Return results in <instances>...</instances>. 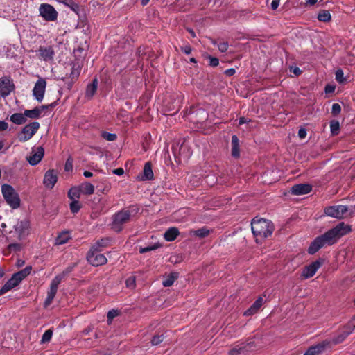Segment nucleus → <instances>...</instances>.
<instances>
[{"label":"nucleus","mask_w":355,"mask_h":355,"mask_svg":"<svg viewBox=\"0 0 355 355\" xmlns=\"http://www.w3.org/2000/svg\"><path fill=\"white\" fill-rule=\"evenodd\" d=\"M351 232L352 227L350 225H346L343 222L340 223L324 234L316 237L310 244L308 252L310 254H314L324 246L334 245L340 238Z\"/></svg>","instance_id":"f257e3e1"},{"label":"nucleus","mask_w":355,"mask_h":355,"mask_svg":"<svg viewBox=\"0 0 355 355\" xmlns=\"http://www.w3.org/2000/svg\"><path fill=\"white\" fill-rule=\"evenodd\" d=\"M251 229L256 241H258L270 236L274 231V225L268 220L254 218L251 222Z\"/></svg>","instance_id":"f03ea898"},{"label":"nucleus","mask_w":355,"mask_h":355,"mask_svg":"<svg viewBox=\"0 0 355 355\" xmlns=\"http://www.w3.org/2000/svg\"><path fill=\"white\" fill-rule=\"evenodd\" d=\"M2 195L6 202L12 208L17 209L20 205V199L15 189L8 184H3L1 187Z\"/></svg>","instance_id":"7ed1b4c3"},{"label":"nucleus","mask_w":355,"mask_h":355,"mask_svg":"<svg viewBox=\"0 0 355 355\" xmlns=\"http://www.w3.org/2000/svg\"><path fill=\"white\" fill-rule=\"evenodd\" d=\"M130 216L129 210L123 209L116 213L112 217V229L116 232L121 231L123 225L130 220Z\"/></svg>","instance_id":"20e7f679"},{"label":"nucleus","mask_w":355,"mask_h":355,"mask_svg":"<svg viewBox=\"0 0 355 355\" xmlns=\"http://www.w3.org/2000/svg\"><path fill=\"white\" fill-rule=\"evenodd\" d=\"M40 128V123L37 121L31 122L25 125L18 133L17 138L21 142H26L31 139Z\"/></svg>","instance_id":"39448f33"},{"label":"nucleus","mask_w":355,"mask_h":355,"mask_svg":"<svg viewBox=\"0 0 355 355\" xmlns=\"http://www.w3.org/2000/svg\"><path fill=\"white\" fill-rule=\"evenodd\" d=\"M39 13L46 21H55L58 15L55 9L49 3H42L39 7Z\"/></svg>","instance_id":"423d86ee"},{"label":"nucleus","mask_w":355,"mask_h":355,"mask_svg":"<svg viewBox=\"0 0 355 355\" xmlns=\"http://www.w3.org/2000/svg\"><path fill=\"white\" fill-rule=\"evenodd\" d=\"M347 211V207L342 205L329 206L324 209L327 216L338 219L343 218Z\"/></svg>","instance_id":"0eeeda50"},{"label":"nucleus","mask_w":355,"mask_h":355,"mask_svg":"<svg viewBox=\"0 0 355 355\" xmlns=\"http://www.w3.org/2000/svg\"><path fill=\"white\" fill-rule=\"evenodd\" d=\"M99 252L98 251L90 249L87 253V259L94 266L104 265L107 261V258Z\"/></svg>","instance_id":"6e6552de"},{"label":"nucleus","mask_w":355,"mask_h":355,"mask_svg":"<svg viewBox=\"0 0 355 355\" xmlns=\"http://www.w3.org/2000/svg\"><path fill=\"white\" fill-rule=\"evenodd\" d=\"M60 282L61 277L60 276H56L51 282L50 288L47 292V296L44 301V307L49 306L52 303L53 300L54 299L58 291V286Z\"/></svg>","instance_id":"1a4fd4ad"},{"label":"nucleus","mask_w":355,"mask_h":355,"mask_svg":"<svg viewBox=\"0 0 355 355\" xmlns=\"http://www.w3.org/2000/svg\"><path fill=\"white\" fill-rule=\"evenodd\" d=\"M322 261L320 259L312 262L306 266L302 270L300 277L302 279H306L314 276L317 270L322 266Z\"/></svg>","instance_id":"9d476101"},{"label":"nucleus","mask_w":355,"mask_h":355,"mask_svg":"<svg viewBox=\"0 0 355 355\" xmlns=\"http://www.w3.org/2000/svg\"><path fill=\"white\" fill-rule=\"evenodd\" d=\"M46 82L44 78H39L33 89V96L37 101L41 102L44 98Z\"/></svg>","instance_id":"9b49d317"},{"label":"nucleus","mask_w":355,"mask_h":355,"mask_svg":"<svg viewBox=\"0 0 355 355\" xmlns=\"http://www.w3.org/2000/svg\"><path fill=\"white\" fill-rule=\"evenodd\" d=\"M331 342L329 340H324L318 345L310 347L304 355H320L322 354L328 347H330Z\"/></svg>","instance_id":"f8f14e48"},{"label":"nucleus","mask_w":355,"mask_h":355,"mask_svg":"<svg viewBox=\"0 0 355 355\" xmlns=\"http://www.w3.org/2000/svg\"><path fill=\"white\" fill-rule=\"evenodd\" d=\"M14 84L8 77L0 78V95L2 97L8 96L14 89Z\"/></svg>","instance_id":"ddd939ff"},{"label":"nucleus","mask_w":355,"mask_h":355,"mask_svg":"<svg viewBox=\"0 0 355 355\" xmlns=\"http://www.w3.org/2000/svg\"><path fill=\"white\" fill-rule=\"evenodd\" d=\"M29 228L30 224L26 220L18 221L14 226L15 231L17 233L19 239H22L28 234Z\"/></svg>","instance_id":"4468645a"},{"label":"nucleus","mask_w":355,"mask_h":355,"mask_svg":"<svg viewBox=\"0 0 355 355\" xmlns=\"http://www.w3.org/2000/svg\"><path fill=\"white\" fill-rule=\"evenodd\" d=\"M58 181V173L53 169L48 170L44 176L43 184L47 189H53Z\"/></svg>","instance_id":"2eb2a0df"},{"label":"nucleus","mask_w":355,"mask_h":355,"mask_svg":"<svg viewBox=\"0 0 355 355\" xmlns=\"http://www.w3.org/2000/svg\"><path fill=\"white\" fill-rule=\"evenodd\" d=\"M44 155V149L43 147H37L36 150L32 151V155L27 157V161L32 166L37 165Z\"/></svg>","instance_id":"dca6fc26"},{"label":"nucleus","mask_w":355,"mask_h":355,"mask_svg":"<svg viewBox=\"0 0 355 355\" xmlns=\"http://www.w3.org/2000/svg\"><path fill=\"white\" fill-rule=\"evenodd\" d=\"M38 56L44 61H50L53 59L55 52L51 46H40L38 49Z\"/></svg>","instance_id":"f3484780"},{"label":"nucleus","mask_w":355,"mask_h":355,"mask_svg":"<svg viewBox=\"0 0 355 355\" xmlns=\"http://www.w3.org/2000/svg\"><path fill=\"white\" fill-rule=\"evenodd\" d=\"M254 346V343H239L229 351L230 355H239L250 350Z\"/></svg>","instance_id":"a211bd4d"},{"label":"nucleus","mask_w":355,"mask_h":355,"mask_svg":"<svg viewBox=\"0 0 355 355\" xmlns=\"http://www.w3.org/2000/svg\"><path fill=\"white\" fill-rule=\"evenodd\" d=\"M178 150H179L178 155L185 159L189 158L191 155V151L188 144L185 142H183L180 147L178 146L173 147V153L175 156L178 155Z\"/></svg>","instance_id":"6ab92c4d"},{"label":"nucleus","mask_w":355,"mask_h":355,"mask_svg":"<svg viewBox=\"0 0 355 355\" xmlns=\"http://www.w3.org/2000/svg\"><path fill=\"white\" fill-rule=\"evenodd\" d=\"M312 187L309 184H298L293 186L291 192L294 195H303L311 192Z\"/></svg>","instance_id":"aec40b11"},{"label":"nucleus","mask_w":355,"mask_h":355,"mask_svg":"<svg viewBox=\"0 0 355 355\" xmlns=\"http://www.w3.org/2000/svg\"><path fill=\"white\" fill-rule=\"evenodd\" d=\"M263 297H258L252 305L244 312V315L249 316L257 313L259 308L263 305Z\"/></svg>","instance_id":"412c9836"},{"label":"nucleus","mask_w":355,"mask_h":355,"mask_svg":"<svg viewBox=\"0 0 355 355\" xmlns=\"http://www.w3.org/2000/svg\"><path fill=\"white\" fill-rule=\"evenodd\" d=\"M46 108V106H42L40 107H35L33 110H26L24 111L25 116L31 119H39L41 116L42 111Z\"/></svg>","instance_id":"4be33fe9"},{"label":"nucleus","mask_w":355,"mask_h":355,"mask_svg":"<svg viewBox=\"0 0 355 355\" xmlns=\"http://www.w3.org/2000/svg\"><path fill=\"white\" fill-rule=\"evenodd\" d=\"M211 230L208 229L207 227H202V228H200L198 230H191L189 231V235L190 236H196L198 238L202 239L205 237H207Z\"/></svg>","instance_id":"5701e85b"},{"label":"nucleus","mask_w":355,"mask_h":355,"mask_svg":"<svg viewBox=\"0 0 355 355\" xmlns=\"http://www.w3.org/2000/svg\"><path fill=\"white\" fill-rule=\"evenodd\" d=\"M154 174L150 162H146L143 170L142 180H151L153 179Z\"/></svg>","instance_id":"b1692460"},{"label":"nucleus","mask_w":355,"mask_h":355,"mask_svg":"<svg viewBox=\"0 0 355 355\" xmlns=\"http://www.w3.org/2000/svg\"><path fill=\"white\" fill-rule=\"evenodd\" d=\"M179 233L178 228L170 227L165 232L164 237L167 241H173L177 238Z\"/></svg>","instance_id":"393cba45"},{"label":"nucleus","mask_w":355,"mask_h":355,"mask_svg":"<svg viewBox=\"0 0 355 355\" xmlns=\"http://www.w3.org/2000/svg\"><path fill=\"white\" fill-rule=\"evenodd\" d=\"M110 239H101L98 241H97L92 247L91 250H96L98 252H101L103 250V248L107 247L110 243Z\"/></svg>","instance_id":"a878e982"},{"label":"nucleus","mask_w":355,"mask_h":355,"mask_svg":"<svg viewBox=\"0 0 355 355\" xmlns=\"http://www.w3.org/2000/svg\"><path fill=\"white\" fill-rule=\"evenodd\" d=\"M10 121L17 125H21L26 123V117L25 113H15L10 116Z\"/></svg>","instance_id":"bb28decb"},{"label":"nucleus","mask_w":355,"mask_h":355,"mask_svg":"<svg viewBox=\"0 0 355 355\" xmlns=\"http://www.w3.org/2000/svg\"><path fill=\"white\" fill-rule=\"evenodd\" d=\"M97 85H98V80H97V79H94L91 84L87 85L86 92H85V96L89 98H92L96 92Z\"/></svg>","instance_id":"cd10ccee"},{"label":"nucleus","mask_w":355,"mask_h":355,"mask_svg":"<svg viewBox=\"0 0 355 355\" xmlns=\"http://www.w3.org/2000/svg\"><path fill=\"white\" fill-rule=\"evenodd\" d=\"M81 191L86 195H92L94 193V186L89 182H84L80 185Z\"/></svg>","instance_id":"c85d7f7f"},{"label":"nucleus","mask_w":355,"mask_h":355,"mask_svg":"<svg viewBox=\"0 0 355 355\" xmlns=\"http://www.w3.org/2000/svg\"><path fill=\"white\" fill-rule=\"evenodd\" d=\"M351 334H352V330H348L345 327L343 330V332L333 339V343L334 344L340 343L343 342Z\"/></svg>","instance_id":"c756f323"},{"label":"nucleus","mask_w":355,"mask_h":355,"mask_svg":"<svg viewBox=\"0 0 355 355\" xmlns=\"http://www.w3.org/2000/svg\"><path fill=\"white\" fill-rule=\"evenodd\" d=\"M70 234L69 232H64L60 234L56 239L55 244L56 245H62L66 243L70 239Z\"/></svg>","instance_id":"7c9ffc66"},{"label":"nucleus","mask_w":355,"mask_h":355,"mask_svg":"<svg viewBox=\"0 0 355 355\" xmlns=\"http://www.w3.org/2000/svg\"><path fill=\"white\" fill-rule=\"evenodd\" d=\"M32 270V267L31 266H26L24 269L21 270L20 271L14 273L15 277L18 278V279H20L22 281L24 279H25L28 275H30L31 272Z\"/></svg>","instance_id":"2f4dec72"},{"label":"nucleus","mask_w":355,"mask_h":355,"mask_svg":"<svg viewBox=\"0 0 355 355\" xmlns=\"http://www.w3.org/2000/svg\"><path fill=\"white\" fill-rule=\"evenodd\" d=\"M331 19V14L328 10H322L318 15V19L320 21L327 22Z\"/></svg>","instance_id":"473e14b6"},{"label":"nucleus","mask_w":355,"mask_h":355,"mask_svg":"<svg viewBox=\"0 0 355 355\" xmlns=\"http://www.w3.org/2000/svg\"><path fill=\"white\" fill-rule=\"evenodd\" d=\"M69 198L72 200H78L80 198V190L76 187L71 188L68 193Z\"/></svg>","instance_id":"72a5a7b5"},{"label":"nucleus","mask_w":355,"mask_h":355,"mask_svg":"<svg viewBox=\"0 0 355 355\" xmlns=\"http://www.w3.org/2000/svg\"><path fill=\"white\" fill-rule=\"evenodd\" d=\"M21 282V281L20 279H18V278L15 277V274H13L11 278L8 279L6 283L9 286L10 289H12L18 286Z\"/></svg>","instance_id":"f704fd0d"},{"label":"nucleus","mask_w":355,"mask_h":355,"mask_svg":"<svg viewBox=\"0 0 355 355\" xmlns=\"http://www.w3.org/2000/svg\"><path fill=\"white\" fill-rule=\"evenodd\" d=\"M340 129V124L338 121H332L330 123V130L331 132L333 135H336L338 134Z\"/></svg>","instance_id":"c9c22d12"},{"label":"nucleus","mask_w":355,"mask_h":355,"mask_svg":"<svg viewBox=\"0 0 355 355\" xmlns=\"http://www.w3.org/2000/svg\"><path fill=\"white\" fill-rule=\"evenodd\" d=\"M52 336H53V331L51 329L46 330L42 335V337L41 339V343H49L51 340Z\"/></svg>","instance_id":"e433bc0d"},{"label":"nucleus","mask_w":355,"mask_h":355,"mask_svg":"<svg viewBox=\"0 0 355 355\" xmlns=\"http://www.w3.org/2000/svg\"><path fill=\"white\" fill-rule=\"evenodd\" d=\"M101 137L105 139L107 141H115L117 138V136L116 134L114 133H110L107 132H101Z\"/></svg>","instance_id":"4c0bfd02"},{"label":"nucleus","mask_w":355,"mask_h":355,"mask_svg":"<svg viewBox=\"0 0 355 355\" xmlns=\"http://www.w3.org/2000/svg\"><path fill=\"white\" fill-rule=\"evenodd\" d=\"M125 285L127 288L133 289L136 286V279L135 277L130 276L125 280Z\"/></svg>","instance_id":"58836bf2"},{"label":"nucleus","mask_w":355,"mask_h":355,"mask_svg":"<svg viewBox=\"0 0 355 355\" xmlns=\"http://www.w3.org/2000/svg\"><path fill=\"white\" fill-rule=\"evenodd\" d=\"M160 246L161 245L159 244L155 243L154 245H150V246H148V247L140 248H139V252L141 254H144V253H146L147 252L156 250V249L159 248Z\"/></svg>","instance_id":"ea45409f"},{"label":"nucleus","mask_w":355,"mask_h":355,"mask_svg":"<svg viewBox=\"0 0 355 355\" xmlns=\"http://www.w3.org/2000/svg\"><path fill=\"white\" fill-rule=\"evenodd\" d=\"M175 277L173 275H171L167 277L163 282L162 284L164 287H168L173 284Z\"/></svg>","instance_id":"a19ab883"},{"label":"nucleus","mask_w":355,"mask_h":355,"mask_svg":"<svg viewBox=\"0 0 355 355\" xmlns=\"http://www.w3.org/2000/svg\"><path fill=\"white\" fill-rule=\"evenodd\" d=\"M80 204L78 200H73L70 204V209L72 213H77L80 209Z\"/></svg>","instance_id":"79ce46f5"},{"label":"nucleus","mask_w":355,"mask_h":355,"mask_svg":"<svg viewBox=\"0 0 355 355\" xmlns=\"http://www.w3.org/2000/svg\"><path fill=\"white\" fill-rule=\"evenodd\" d=\"M336 80L339 83H343L345 81L343 71L341 69H338L336 71Z\"/></svg>","instance_id":"37998d69"},{"label":"nucleus","mask_w":355,"mask_h":355,"mask_svg":"<svg viewBox=\"0 0 355 355\" xmlns=\"http://www.w3.org/2000/svg\"><path fill=\"white\" fill-rule=\"evenodd\" d=\"M164 340V335H157L153 337L151 340V343L153 345H158L160 344Z\"/></svg>","instance_id":"c03bdc74"},{"label":"nucleus","mask_w":355,"mask_h":355,"mask_svg":"<svg viewBox=\"0 0 355 355\" xmlns=\"http://www.w3.org/2000/svg\"><path fill=\"white\" fill-rule=\"evenodd\" d=\"M119 315V311L112 309L107 313V321L108 323L110 324L112 320Z\"/></svg>","instance_id":"a18cd8bd"},{"label":"nucleus","mask_w":355,"mask_h":355,"mask_svg":"<svg viewBox=\"0 0 355 355\" xmlns=\"http://www.w3.org/2000/svg\"><path fill=\"white\" fill-rule=\"evenodd\" d=\"M341 112V107L338 103H334L332 105L331 113L333 115L336 116Z\"/></svg>","instance_id":"49530a36"},{"label":"nucleus","mask_w":355,"mask_h":355,"mask_svg":"<svg viewBox=\"0 0 355 355\" xmlns=\"http://www.w3.org/2000/svg\"><path fill=\"white\" fill-rule=\"evenodd\" d=\"M345 328L348 330H352V333L355 329V315L353 317V318L349 322L347 326H345Z\"/></svg>","instance_id":"de8ad7c7"},{"label":"nucleus","mask_w":355,"mask_h":355,"mask_svg":"<svg viewBox=\"0 0 355 355\" xmlns=\"http://www.w3.org/2000/svg\"><path fill=\"white\" fill-rule=\"evenodd\" d=\"M218 49L220 52L225 53L227 51L228 49V44L227 42H220L218 44Z\"/></svg>","instance_id":"09e8293b"},{"label":"nucleus","mask_w":355,"mask_h":355,"mask_svg":"<svg viewBox=\"0 0 355 355\" xmlns=\"http://www.w3.org/2000/svg\"><path fill=\"white\" fill-rule=\"evenodd\" d=\"M181 51L187 55H189L192 52V49L190 45H184L180 47Z\"/></svg>","instance_id":"8fccbe9b"},{"label":"nucleus","mask_w":355,"mask_h":355,"mask_svg":"<svg viewBox=\"0 0 355 355\" xmlns=\"http://www.w3.org/2000/svg\"><path fill=\"white\" fill-rule=\"evenodd\" d=\"M206 181L208 184H211V185H213L215 184V182H216V178H215L214 175H208L207 177H206Z\"/></svg>","instance_id":"3c124183"},{"label":"nucleus","mask_w":355,"mask_h":355,"mask_svg":"<svg viewBox=\"0 0 355 355\" xmlns=\"http://www.w3.org/2000/svg\"><path fill=\"white\" fill-rule=\"evenodd\" d=\"M209 64L211 67H217L219 64V60L216 58H209Z\"/></svg>","instance_id":"603ef678"},{"label":"nucleus","mask_w":355,"mask_h":355,"mask_svg":"<svg viewBox=\"0 0 355 355\" xmlns=\"http://www.w3.org/2000/svg\"><path fill=\"white\" fill-rule=\"evenodd\" d=\"M80 74V70L78 69H75V65L73 66L71 72V76L72 78H78Z\"/></svg>","instance_id":"864d4df0"},{"label":"nucleus","mask_w":355,"mask_h":355,"mask_svg":"<svg viewBox=\"0 0 355 355\" xmlns=\"http://www.w3.org/2000/svg\"><path fill=\"white\" fill-rule=\"evenodd\" d=\"M232 155L234 157H238L239 156V146L232 147Z\"/></svg>","instance_id":"5fc2aeb1"},{"label":"nucleus","mask_w":355,"mask_h":355,"mask_svg":"<svg viewBox=\"0 0 355 355\" xmlns=\"http://www.w3.org/2000/svg\"><path fill=\"white\" fill-rule=\"evenodd\" d=\"M72 168H73L72 162L69 159H68L65 163L64 169L67 171H69L72 170Z\"/></svg>","instance_id":"6e6d98bb"},{"label":"nucleus","mask_w":355,"mask_h":355,"mask_svg":"<svg viewBox=\"0 0 355 355\" xmlns=\"http://www.w3.org/2000/svg\"><path fill=\"white\" fill-rule=\"evenodd\" d=\"M10 289V288L9 287V286L7 284V283H6L0 289V295L6 293V292L9 291Z\"/></svg>","instance_id":"4d7b16f0"},{"label":"nucleus","mask_w":355,"mask_h":355,"mask_svg":"<svg viewBox=\"0 0 355 355\" xmlns=\"http://www.w3.org/2000/svg\"><path fill=\"white\" fill-rule=\"evenodd\" d=\"M232 146H239V141L236 135L232 137Z\"/></svg>","instance_id":"13d9d810"},{"label":"nucleus","mask_w":355,"mask_h":355,"mask_svg":"<svg viewBox=\"0 0 355 355\" xmlns=\"http://www.w3.org/2000/svg\"><path fill=\"white\" fill-rule=\"evenodd\" d=\"M298 136L301 139H304L306 136V130L304 128H300L298 131Z\"/></svg>","instance_id":"bf43d9fd"},{"label":"nucleus","mask_w":355,"mask_h":355,"mask_svg":"<svg viewBox=\"0 0 355 355\" xmlns=\"http://www.w3.org/2000/svg\"><path fill=\"white\" fill-rule=\"evenodd\" d=\"M8 128V124L4 121H0V131L6 130Z\"/></svg>","instance_id":"052dcab7"},{"label":"nucleus","mask_w":355,"mask_h":355,"mask_svg":"<svg viewBox=\"0 0 355 355\" xmlns=\"http://www.w3.org/2000/svg\"><path fill=\"white\" fill-rule=\"evenodd\" d=\"M224 73L227 76H232L236 73V70L234 68H230L226 69Z\"/></svg>","instance_id":"680f3d73"},{"label":"nucleus","mask_w":355,"mask_h":355,"mask_svg":"<svg viewBox=\"0 0 355 355\" xmlns=\"http://www.w3.org/2000/svg\"><path fill=\"white\" fill-rule=\"evenodd\" d=\"M290 71H292L296 76H299L302 73V71L300 69V68L297 67H291Z\"/></svg>","instance_id":"e2e57ef3"},{"label":"nucleus","mask_w":355,"mask_h":355,"mask_svg":"<svg viewBox=\"0 0 355 355\" xmlns=\"http://www.w3.org/2000/svg\"><path fill=\"white\" fill-rule=\"evenodd\" d=\"M280 0H272L271 3V8L272 10H276L279 5Z\"/></svg>","instance_id":"0e129e2a"},{"label":"nucleus","mask_w":355,"mask_h":355,"mask_svg":"<svg viewBox=\"0 0 355 355\" xmlns=\"http://www.w3.org/2000/svg\"><path fill=\"white\" fill-rule=\"evenodd\" d=\"M113 173L117 175H122L124 173V171L122 168H118L113 171Z\"/></svg>","instance_id":"69168bd1"},{"label":"nucleus","mask_w":355,"mask_h":355,"mask_svg":"<svg viewBox=\"0 0 355 355\" xmlns=\"http://www.w3.org/2000/svg\"><path fill=\"white\" fill-rule=\"evenodd\" d=\"M334 89H335V87L331 85H328L325 87V92L326 93H331V92H334Z\"/></svg>","instance_id":"338daca9"},{"label":"nucleus","mask_w":355,"mask_h":355,"mask_svg":"<svg viewBox=\"0 0 355 355\" xmlns=\"http://www.w3.org/2000/svg\"><path fill=\"white\" fill-rule=\"evenodd\" d=\"M83 175L85 177V178H91L93 176V173L90 171H85L84 173H83Z\"/></svg>","instance_id":"774afa93"}]
</instances>
